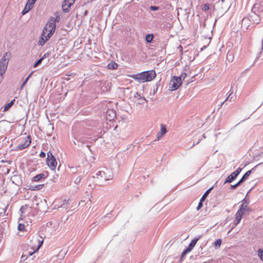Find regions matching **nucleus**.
Returning a JSON list of instances; mask_svg holds the SVG:
<instances>
[{"mask_svg": "<svg viewBox=\"0 0 263 263\" xmlns=\"http://www.w3.org/2000/svg\"><path fill=\"white\" fill-rule=\"evenodd\" d=\"M55 18L51 17L44 27L42 34L39 38L38 44L43 46L51 37L55 29Z\"/></svg>", "mask_w": 263, "mask_h": 263, "instance_id": "1", "label": "nucleus"}, {"mask_svg": "<svg viewBox=\"0 0 263 263\" xmlns=\"http://www.w3.org/2000/svg\"><path fill=\"white\" fill-rule=\"evenodd\" d=\"M156 76V72L154 70H149L142 72L138 74L132 75L130 77L136 80H141L142 82L151 81Z\"/></svg>", "mask_w": 263, "mask_h": 263, "instance_id": "2", "label": "nucleus"}, {"mask_svg": "<svg viewBox=\"0 0 263 263\" xmlns=\"http://www.w3.org/2000/svg\"><path fill=\"white\" fill-rule=\"evenodd\" d=\"M181 78L176 76L172 77L169 83V90L174 91L177 90L181 85Z\"/></svg>", "mask_w": 263, "mask_h": 263, "instance_id": "3", "label": "nucleus"}, {"mask_svg": "<svg viewBox=\"0 0 263 263\" xmlns=\"http://www.w3.org/2000/svg\"><path fill=\"white\" fill-rule=\"evenodd\" d=\"M46 163L51 170H55L57 165V162L52 153L50 151L47 153Z\"/></svg>", "mask_w": 263, "mask_h": 263, "instance_id": "4", "label": "nucleus"}, {"mask_svg": "<svg viewBox=\"0 0 263 263\" xmlns=\"http://www.w3.org/2000/svg\"><path fill=\"white\" fill-rule=\"evenodd\" d=\"M21 142L16 147L17 150H22L29 146L31 142L30 136H27L21 139Z\"/></svg>", "mask_w": 263, "mask_h": 263, "instance_id": "5", "label": "nucleus"}, {"mask_svg": "<svg viewBox=\"0 0 263 263\" xmlns=\"http://www.w3.org/2000/svg\"><path fill=\"white\" fill-rule=\"evenodd\" d=\"M41 238V240L39 239L37 240L38 246H37L36 250L33 251V252H27L26 253H24L22 255V259H23L24 260H25L28 257V256H31L34 253H35V252L38 251V250L41 247V246H42V245L43 243L44 240L42 239V238Z\"/></svg>", "mask_w": 263, "mask_h": 263, "instance_id": "6", "label": "nucleus"}, {"mask_svg": "<svg viewBox=\"0 0 263 263\" xmlns=\"http://www.w3.org/2000/svg\"><path fill=\"white\" fill-rule=\"evenodd\" d=\"M75 0H64L62 4V9L64 12H68L70 7L74 4Z\"/></svg>", "mask_w": 263, "mask_h": 263, "instance_id": "7", "label": "nucleus"}, {"mask_svg": "<svg viewBox=\"0 0 263 263\" xmlns=\"http://www.w3.org/2000/svg\"><path fill=\"white\" fill-rule=\"evenodd\" d=\"M198 239H199V238H195L191 241L188 248L187 249L184 250L182 252V253L181 254L182 257H183L184 256H185L186 254V253H187L188 252H190L193 249V248L196 245Z\"/></svg>", "mask_w": 263, "mask_h": 263, "instance_id": "8", "label": "nucleus"}, {"mask_svg": "<svg viewBox=\"0 0 263 263\" xmlns=\"http://www.w3.org/2000/svg\"><path fill=\"white\" fill-rule=\"evenodd\" d=\"M166 132L167 130L165 125L163 124H161L160 131L157 134L156 140H160L166 134Z\"/></svg>", "mask_w": 263, "mask_h": 263, "instance_id": "9", "label": "nucleus"}, {"mask_svg": "<svg viewBox=\"0 0 263 263\" xmlns=\"http://www.w3.org/2000/svg\"><path fill=\"white\" fill-rule=\"evenodd\" d=\"M245 213H242L241 212V211H239L238 210L236 214V219H235V222H236L235 223V225H237L240 221L241 218H242V215L244 214Z\"/></svg>", "mask_w": 263, "mask_h": 263, "instance_id": "10", "label": "nucleus"}, {"mask_svg": "<svg viewBox=\"0 0 263 263\" xmlns=\"http://www.w3.org/2000/svg\"><path fill=\"white\" fill-rule=\"evenodd\" d=\"M44 178H45V175L44 174H42V173L40 174H38V175L34 176L31 179V181L33 182H38Z\"/></svg>", "mask_w": 263, "mask_h": 263, "instance_id": "11", "label": "nucleus"}, {"mask_svg": "<svg viewBox=\"0 0 263 263\" xmlns=\"http://www.w3.org/2000/svg\"><path fill=\"white\" fill-rule=\"evenodd\" d=\"M44 187V184H38L36 185L31 186L29 190L31 191H39L42 190Z\"/></svg>", "mask_w": 263, "mask_h": 263, "instance_id": "12", "label": "nucleus"}, {"mask_svg": "<svg viewBox=\"0 0 263 263\" xmlns=\"http://www.w3.org/2000/svg\"><path fill=\"white\" fill-rule=\"evenodd\" d=\"M33 5H31V4L29 3H27L24 10L22 11V14L24 15L28 12L33 8Z\"/></svg>", "mask_w": 263, "mask_h": 263, "instance_id": "13", "label": "nucleus"}, {"mask_svg": "<svg viewBox=\"0 0 263 263\" xmlns=\"http://www.w3.org/2000/svg\"><path fill=\"white\" fill-rule=\"evenodd\" d=\"M118 67V64L115 62L111 61L107 65V68L109 69H116Z\"/></svg>", "mask_w": 263, "mask_h": 263, "instance_id": "14", "label": "nucleus"}, {"mask_svg": "<svg viewBox=\"0 0 263 263\" xmlns=\"http://www.w3.org/2000/svg\"><path fill=\"white\" fill-rule=\"evenodd\" d=\"M107 115L109 116L110 117H107V119L111 121L115 117V113L112 110H108L107 111Z\"/></svg>", "mask_w": 263, "mask_h": 263, "instance_id": "15", "label": "nucleus"}, {"mask_svg": "<svg viewBox=\"0 0 263 263\" xmlns=\"http://www.w3.org/2000/svg\"><path fill=\"white\" fill-rule=\"evenodd\" d=\"M239 211H241V212L245 213L246 212L249 210V208L248 207V205L243 203L240 207V208L238 210Z\"/></svg>", "mask_w": 263, "mask_h": 263, "instance_id": "16", "label": "nucleus"}, {"mask_svg": "<svg viewBox=\"0 0 263 263\" xmlns=\"http://www.w3.org/2000/svg\"><path fill=\"white\" fill-rule=\"evenodd\" d=\"M15 102V99H13L10 101L9 103H8L4 107V111H6L8 110L14 104Z\"/></svg>", "mask_w": 263, "mask_h": 263, "instance_id": "17", "label": "nucleus"}, {"mask_svg": "<svg viewBox=\"0 0 263 263\" xmlns=\"http://www.w3.org/2000/svg\"><path fill=\"white\" fill-rule=\"evenodd\" d=\"M236 178V177L234 176L233 174L232 173L231 175L227 177L226 182L230 183L232 182Z\"/></svg>", "mask_w": 263, "mask_h": 263, "instance_id": "18", "label": "nucleus"}, {"mask_svg": "<svg viewBox=\"0 0 263 263\" xmlns=\"http://www.w3.org/2000/svg\"><path fill=\"white\" fill-rule=\"evenodd\" d=\"M251 173V170L247 171L244 174V175L242 176V177L241 178V179L239 181L242 183L245 179L248 178V177L250 176Z\"/></svg>", "mask_w": 263, "mask_h": 263, "instance_id": "19", "label": "nucleus"}, {"mask_svg": "<svg viewBox=\"0 0 263 263\" xmlns=\"http://www.w3.org/2000/svg\"><path fill=\"white\" fill-rule=\"evenodd\" d=\"M153 37H154V36L153 34H147L145 36L146 41L147 43H151L152 41Z\"/></svg>", "mask_w": 263, "mask_h": 263, "instance_id": "20", "label": "nucleus"}, {"mask_svg": "<svg viewBox=\"0 0 263 263\" xmlns=\"http://www.w3.org/2000/svg\"><path fill=\"white\" fill-rule=\"evenodd\" d=\"M212 190V188H210L209 189V190H208L205 192V193L203 195L202 197H201V198L200 199H201V201H203L205 198H206L208 195L209 194V193L210 192V191H211Z\"/></svg>", "mask_w": 263, "mask_h": 263, "instance_id": "21", "label": "nucleus"}, {"mask_svg": "<svg viewBox=\"0 0 263 263\" xmlns=\"http://www.w3.org/2000/svg\"><path fill=\"white\" fill-rule=\"evenodd\" d=\"M222 243V240L220 239H217L214 242L215 248H218L220 247Z\"/></svg>", "mask_w": 263, "mask_h": 263, "instance_id": "22", "label": "nucleus"}, {"mask_svg": "<svg viewBox=\"0 0 263 263\" xmlns=\"http://www.w3.org/2000/svg\"><path fill=\"white\" fill-rule=\"evenodd\" d=\"M46 58V54H45L43 57L40 59H39L37 62L35 63V64L34 65V67H36L37 66H38L39 64H40L42 61L43 60V59Z\"/></svg>", "mask_w": 263, "mask_h": 263, "instance_id": "23", "label": "nucleus"}, {"mask_svg": "<svg viewBox=\"0 0 263 263\" xmlns=\"http://www.w3.org/2000/svg\"><path fill=\"white\" fill-rule=\"evenodd\" d=\"M232 92L231 93L229 96L227 97V100L230 101H234L235 99H236V96H231V95H232Z\"/></svg>", "mask_w": 263, "mask_h": 263, "instance_id": "24", "label": "nucleus"}, {"mask_svg": "<svg viewBox=\"0 0 263 263\" xmlns=\"http://www.w3.org/2000/svg\"><path fill=\"white\" fill-rule=\"evenodd\" d=\"M25 229V226L24 224H22V223H19L18 226V230L19 231H24Z\"/></svg>", "mask_w": 263, "mask_h": 263, "instance_id": "25", "label": "nucleus"}, {"mask_svg": "<svg viewBox=\"0 0 263 263\" xmlns=\"http://www.w3.org/2000/svg\"><path fill=\"white\" fill-rule=\"evenodd\" d=\"M241 171V169L240 168H238L235 172L233 173L234 176L237 177V176L239 174L240 172Z\"/></svg>", "mask_w": 263, "mask_h": 263, "instance_id": "26", "label": "nucleus"}, {"mask_svg": "<svg viewBox=\"0 0 263 263\" xmlns=\"http://www.w3.org/2000/svg\"><path fill=\"white\" fill-rule=\"evenodd\" d=\"M241 171V169L240 168H238L235 172L233 173L234 176L237 177V176L239 174L240 172Z\"/></svg>", "mask_w": 263, "mask_h": 263, "instance_id": "27", "label": "nucleus"}, {"mask_svg": "<svg viewBox=\"0 0 263 263\" xmlns=\"http://www.w3.org/2000/svg\"><path fill=\"white\" fill-rule=\"evenodd\" d=\"M258 253L260 259L263 261V250L259 249L258 251Z\"/></svg>", "mask_w": 263, "mask_h": 263, "instance_id": "28", "label": "nucleus"}, {"mask_svg": "<svg viewBox=\"0 0 263 263\" xmlns=\"http://www.w3.org/2000/svg\"><path fill=\"white\" fill-rule=\"evenodd\" d=\"M240 183H241V182L239 181L237 183H236L234 185H231V189L232 190H233V189H235L236 188V187H237L238 185H239L240 184Z\"/></svg>", "mask_w": 263, "mask_h": 263, "instance_id": "29", "label": "nucleus"}, {"mask_svg": "<svg viewBox=\"0 0 263 263\" xmlns=\"http://www.w3.org/2000/svg\"><path fill=\"white\" fill-rule=\"evenodd\" d=\"M210 9V6H209V5L208 4H205L204 5H203V10H204V11H207L209 9Z\"/></svg>", "mask_w": 263, "mask_h": 263, "instance_id": "30", "label": "nucleus"}, {"mask_svg": "<svg viewBox=\"0 0 263 263\" xmlns=\"http://www.w3.org/2000/svg\"><path fill=\"white\" fill-rule=\"evenodd\" d=\"M202 202L203 201H201V200H200V202H199L198 205V206L197 207V210H200L202 207V206H203Z\"/></svg>", "mask_w": 263, "mask_h": 263, "instance_id": "31", "label": "nucleus"}, {"mask_svg": "<svg viewBox=\"0 0 263 263\" xmlns=\"http://www.w3.org/2000/svg\"><path fill=\"white\" fill-rule=\"evenodd\" d=\"M31 76V74H30L28 77L25 79V80L24 81V82H23V84H22V87H23L26 84V83L27 82V81H28L29 79V77H30Z\"/></svg>", "mask_w": 263, "mask_h": 263, "instance_id": "32", "label": "nucleus"}, {"mask_svg": "<svg viewBox=\"0 0 263 263\" xmlns=\"http://www.w3.org/2000/svg\"><path fill=\"white\" fill-rule=\"evenodd\" d=\"M150 9L153 11H157L159 9V7L157 6H151Z\"/></svg>", "mask_w": 263, "mask_h": 263, "instance_id": "33", "label": "nucleus"}, {"mask_svg": "<svg viewBox=\"0 0 263 263\" xmlns=\"http://www.w3.org/2000/svg\"><path fill=\"white\" fill-rule=\"evenodd\" d=\"M187 74L185 73H182L179 78H181V80L182 79L183 80L186 78Z\"/></svg>", "mask_w": 263, "mask_h": 263, "instance_id": "34", "label": "nucleus"}, {"mask_svg": "<svg viewBox=\"0 0 263 263\" xmlns=\"http://www.w3.org/2000/svg\"><path fill=\"white\" fill-rule=\"evenodd\" d=\"M36 0H28L27 1V3H29L30 4H31V5H33L34 4L35 1Z\"/></svg>", "mask_w": 263, "mask_h": 263, "instance_id": "35", "label": "nucleus"}, {"mask_svg": "<svg viewBox=\"0 0 263 263\" xmlns=\"http://www.w3.org/2000/svg\"><path fill=\"white\" fill-rule=\"evenodd\" d=\"M40 157L41 158H44L46 156L45 153L43 152H41L39 155Z\"/></svg>", "mask_w": 263, "mask_h": 263, "instance_id": "36", "label": "nucleus"}, {"mask_svg": "<svg viewBox=\"0 0 263 263\" xmlns=\"http://www.w3.org/2000/svg\"><path fill=\"white\" fill-rule=\"evenodd\" d=\"M142 100H143L144 101H145V99L144 98L142 99Z\"/></svg>", "mask_w": 263, "mask_h": 263, "instance_id": "37", "label": "nucleus"}]
</instances>
